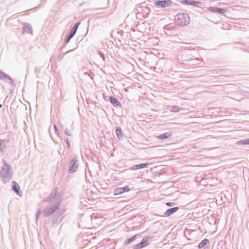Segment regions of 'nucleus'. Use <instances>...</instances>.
Wrapping results in <instances>:
<instances>
[{
  "instance_id": "nucleus-1",
  "label": "nucleus",
  "mask_w": 249,
  "mask_h": 249,
  "mask_svg": "<svg viewBox=\"0 0 249 249\" xmlns=\"http://www.w3.org/2000/svg\"><path fill=\"white\" fill-rule=\"evenodd\" d=\"M13 170L12 167L3 160V165L0 171L1 180L4 183L8 182L12 178Z\"/></svg>"
},
{
  "instance_id": "nucleus-2",
  "label": "nucleus",
  "mask_w": 249,
  "mask_h": 249,
  "mask_svg": "<svg viewBox=\"0 0 249 249\" xmlns=\"http://www.w3.org/2000/svg\"><path fill=\"white\" fill-rule=\"evenodd\" d=\"M60 204L61 202L59 200L56 201L54 204H50L42 212L43 216L46 217L53 214L59 209Z\"/></svg>"
},
{
  "instance_id": "nucleus-3",
  "label": "nucleus",
  "mask_w": 249,
  "mask_h": 249,
  "mask_svg": "<svg viewBox=\"0 0 249 249\" xmlns=\"http://www.w3.org/2000/svg\"><path fill=\"white\" fill-rule=\"evenodd\" d=\"M175 21L177 25L185 26L190 22V17L188 14L185 13H179L175 17Z\"/></svg>"
},
{
  "instance_id": "nucleus-4",
  "label": "nucleus",
  "mask_w": 249,
  "mask_h": 249,
  "mask_svg": "<svg viewBox=\"0 0 249 249\" xmlns=\"http://www.w3.org/2000/svg\"><path fill=\"white\" fill-rule=\"evenodd\" d=\"M64 212V210H60L53 215L52 219L53 225H57L61 222L62 220V218L61 217Z\"/></svg>"
},
{
  "instance_id": "nucleus-5",
  "label": "nucleus",
  "mask_w": 249,
  "mask_h": 249,
  "mask_svg": "<svg viewBox=\"0 0 249 249\" xmlns=\"http://www.w3.org/2000/svg\"><path fill=\"white\" fill-rule=\"evenodd\" d=\"M154 4L161 8H165L167 6H171L173 2L171 0H155Z\"/></svg>"
},
{
  "instance_id": "nucleus-6",
  "label": "nucleus",
  "mask_w": 249,
  "mask_h": 249,
  "mask_svg": "<svg viewBox=\"0 0 249 249\" xmlns=\"http://www.w3.org/2000/svg\"><path fill=\"white\" fill-rule=\"evenodd\" d=\"M78 167V160L75 158H73L71 160L70 164V167L69 169V173L71 174L75 173Z\"/></svg>"
},
{
  "instance_id": "nucleus-7",
  "label": "nucleus",
  "mask_w": 249,
  "mask_h": 249,
  "mask_svg": "<svg viewBox=\"0 0 249 249\" xmlns=\"http://www.w3.org/2000/svg\"><path fill=\"white\" fill-rule=\"evenodd\" d=\"M150 238L149 237H144L140 243L136 244L133 247V249H142L149 244V239Z\"/></svg>"
},
{
  "instance_id": "nucleus-8",
  "label": "nucleus",
  "mask_w": 249,
  "mask_h": 249,
  "mask_svg": "<svg viewBox=\"0 0 249 249\" xmlns=\"http://www.w3.org/2000/svg\"><path fill=\"white\" fill-rule=\"evenodd\" d=\"M130 189L128 186H125L123 187L117 188L114 190L113 194L115 196L121 195L124 192H128Z\"/></svg>"
},
{
  "instance_id": "nucleus-9",
  "label": "nucleus",
  "mask_w": 249,
  "mask_h": 249,
  "mask_svg": "<svg viewBox=\"0 0 249 249\" xmlns=\"http://www.w3.org/2000/svg\"><path fill=\"white\" fill-rule=\"evenodd\" d=\"M181 3L183 5H194L196 7H199L200 2L194 0H182L180 1Z\"/></svg>"
},
{
  "instance_id": "nucleus-10",
  "label": "nucleus",
  "mask_w": 249,
  "mask_h": 249,
  "mask_svg": "<svg viewBox=\"0 0 249 249\" xmlns=\"http://www.w3.org/2000/svg\"><path fill=\"white\" fill-rule=\"evenodd\" d=\"M33 29L32 26L27 23H24L23 24V31L22 34L24 33H28L31 35H33Z\"/></svg>"
},
{
  "instance_id": "nucleus-11",
  "label": "nucleus",
  "mask_w": 249,
  "mask_h": 249,
  "mask_svg": "<svg viewBox=\"0 0 249 249\" xmlns=\"http://www.w3.org/2000/svg\"><path fill=\"white\" fill-rule=\"evenodd\" d=\"M0 79L2 80H8L9 81V82H8V83H9L12 86H15V83L12 78L9 75L4 73L2 71H1L0 73Z\"/></svg>"
},
{
  "instance_id": "nucleus-12",
  "label": "nucleus",
  "mask_w": 249,
  "mask_h": 249,
  "mask_svg": "<svg viewBox=\"0 0 249 249\" xmlns=\"http://www.w3.org/2000/svg\"><path fill=\"white\" fill-rule=\"evenodd\" d=\"M208 10L211 12L220 14H224L226 12L225 9L217 7H210Z\"/></svg>"
},
{
  "instance_id": "nucleus-13",
  "label": "nucleus",
  "mask_w": 249,
  "mask_h": 249,
  "mask_svg": "<svg viewBox=\"0 0 249 249\" xmlns=\"http://www.w3.org/2000/svg\"><path fill=\"white\" fill-rule=\"evenodd\" d=\"M56 190H57V188H55L54 189V192H52L50 195V196H47L45 198V199L43 200V201H45V202H51V201H53V200H54L55 198V197L56 196V195H57Z\"/></svg>"
},
{
  "instance_id": "nucleus-14",
  "label": "nucleus",
  "mask_w": 249,
  "mask_h": 249,
  "mask_svg": "<svg viewBox=\"0 0 249 249\" xmlns=\"http://www.w3.org/2000/svg\"><path fill=\"white\" fill-rule=\"evenodd\" d=\"M12 189L15 192V193L18 195L19 196H21V195L20 194V187L19 185L15 181H13L12 182Z\"/></svg>"
},
{
  "instance_id": "nucleus-15",
  "label": "nucleus",
  "mask_w": 249,
  "mask_h": 249,
  "mask_svg": "<svg viewBox=\"0 0 249 249\" xmlns=\"http://www.w3.org/2000/svg\"><path fill=\"white\" fill-rule=\"evenodd\" d=\"M110 102L115 107H121V104L118 100L115 97L111 96L109 98Z\"/></svg>"
},
{
  "instance_id": "nucleus-16",
  "label": "nucleus",
  "mask_w": 249,
  "mask_h": 249,
  "mask_svg": "<svg viewBox=\"0 0 249 249\" xmlns=\"http://www.w3.org/2000/svg\"><path fill=\"white\" fill-rule=\"evenodd\" d=\"M148 167V164L146 163H142L139 164H135L133 165L132 167V170H138L141 169H143L145 168H147Z\"/></svg>"
},
{
  "instance_id": "nucleus-17",
  "label": "nucleus",
  "mask_w": 249,
  "mask_h": 249,
  "mask_svg": "<svg viewBox=\"0 0 249 249\" xmlns=\"http://www.w3.org/2000/svg\"><path fill=\"white\" fill-rule=\"evenodd\" d=\"M178 209H179V208L178 207H173V208H172L168 209L165 212L164 214L167 216H169L171 215L172 214H173V213H176L177 211L178 210Z\"/></svg>"
},
{
  "instance_id": "nucleus-18",
  "label": "nucleus",
  "mask_w": 249,
  "mask_h": 249,
  "mask_svg": "<svg viewBox=\"0 0 249 249\" xmlns=\"http://www.w3.org/2000/svg\"><path fill=\"white\" fill-rule=\"evenodd\" d=\"M172 135V133L171 132H165L164 133H163L162 134L159 135L157 138L160 140H164L168 139V138L170 137Z\"/></svg>"
},
{
  "instance_id": "nucleus-19",
  "label": "nucleus",
  "mask_w": 249,
  "mask_h": 249,
  "mask_svg": "<svg viewBox=\"0 0 249 249\" xmlns=\"http://www.w3.org/2000/svg\"><path fill=\"white\" fill-rule=\"evenodd\" d=\"M115 132L118 139H121L123 138V134L120 126L116 127Z\"/></svg>"
},
{
  "instance_id": "nucleus-20",
  "label": "nucleus",
  "mask_w": 249,
  "mask_h": 249,
  "mask_svg": "<svg viewBox=\"0 0 249 249\" xmlns=\"http://www.w3.org/2000/svg\"><path fill=\"white\" fill-rule=\"evenodd\" d=\"M209 243V240L208 239L202 240L198 244V248L201 249L207 246Z\"/></svg>"
},
{
  "instance_id": "nucleus-21",
  "label": "nucleus",
  "mask_w": 249,
  "mask_h": 249,
  "mask_svg": "<svg viewBox=\"0 0 249 249\" xmlns=\"http://www.w3.org/2000/svg\"><path fill=\"white\" fill-rule=\"evenodd\" d=\"M6 148L5 141L0 139V154L2 153Z\"/></svg>"
},
{
  "instance_id": "nucleus-22",
  "label": "nucleus",
  "mask_w": 249,
  "mask_h": 249,
  "mask_svg": "<svg viewBox=\"0 0 249 249\" xmlns=\"http://www.w3.org/2000/svg\"><path fill=\"white\" fill-rule=\"evenodd\" d=\"M139 235L138 234H136V235H134L133 236H132V237L128 239L125 242V244L126 245H128L131 243H132V242H133L134 241H135L138 237H139Z\"/></svg>"
},
{
  "instance_id": "nucleus-23",
  "label": "nucleus",
  "mask_w": 249,
  "mask_h": 249,
  "mask_svg": "<svg viewBox=\"0 0 249 249\" xmlns=\"http://www.w3.org/2000/svg\"><path fill=\"white\" fill-rule=\"evenodd\" d=\"M181 107H179L178 106H172L171 108V111L173 112H178L180 109Z\"/></svg>"
},
{
  "instance_id": "nucleus-24",
  "label": "nucleus",
  "mask_w": 249,
  "mask_h": 249,
  "mask_svg": "<svg viewBox=\"0 0 249 249\" xmlns=\"http://www.w3.org/2000/svg\"><path fill=\"white\" fill-rule=\"evenodd\" d=\"M237 144H243L247 145L248 144L247 139H244L240 140L236 142Z\"/></svg>"
},
{
  "instance_id": "nucleus-25",
  "label": "nucleus",
  "mask_w": 249,
  "mask_h": 249,
  "mask_svg": "<svg viewBox=\"0 0 249 249\" xmlns=\"http://www.w3.org/2000/svg\"><path fill=\"white\" fill-rule=\"evenodd\" d=\"M73 37V36L69 33L68 36H67V37L66 39V40H65L66 43H67V44L68 43L70 42V41L71 40V39Z\"/></svg>"
},
{
  "instance_id": "nucleus-26",
  "label": "nucleus",
  "mask_w": 249,
  "mask_h": 249,
  "mask_svg": "<svg viewBox=\"0 0 249 249\" xmlns=\"http://www.w3.org/2000/svg\"><path fill=\"white\" fill-rule=\"evenodd\" d=\"M41 213V211L40 209H38L37 213H36V221H37L38 218H39V216H40V214Z\"/></svg>"
},
{
  "instance_id": "nucleus-27",
  "label": "nucleus",
  "mask_w": 249,
  "mask_h": 249,
  "mask_svg": "<svg viewBox=\"0 0 249 249\" xmlns=\"http://www.w3.org/2000/svg\"><path fill=\"white\" fill-rule=\"evenodd\" d=\"M80 24V22H77V23H76L74 25V26L72 27V29H74V30H76V31H77V29H78V27H79V26Z\"/></svg>"
},
{
  "instance_id": "nucleus-28",
  "label": "nucleus",
  "mask_w": 249,
  "mask_h": 249,
  "mask_svg": "<svg viewBox=\"0 0 249 249\" xmlns=\"http://www.w3.org/2000/svg\"><path fill=\"white\" fill-rule=\"evenodd\" d=\"M65 133L67 135V136H71V131L70 130H69V129L68 128H66L65 129Z\"/></svg>"
},
{
  "instance_id": "nucleus-29",
  "label": "nucleus",
  "mask_w": 249,
  "mask_h": 249,
  "mask_svg": "<svg viewBox=\"0 0 249 249\" xmlns=\"http://www.w3.org/2000/svg\"><path fill=\"white\" fill-rule=\"evenodd\" d=\"M166 205L168 207H172L176 205V203L175 202H166Z\"/></svg>"
},
{
  "instance_id": "nucleus-30",
  "label": "nucleus",
  "mask_w": 249,
  "mask_h": 249,
  "mask_svg": "<svg viewBox=\"0 0 249 249\" xmlns=\"http://www.w3.org/2000/svg\"><path fill=\"white\" fill-rule=\"evenodd\" d=\"M181 45L180 46V47L181 48H187L188 46L189 45V44L185 43H181Z\"/></svg>"
},
{
  "instance_id": "nucleus-31",
  "label": "nucleus",
  "mask_w": 249,
  "mask_h": 249,
  "mask_svg": "<svg viewBox=\"0 0 249 249\" xmlns=\"http://www.w3.org/2000/svg\"><path fill=\"white\" fill-rule=\"evenodd\" d=\"M76 31L74 30V29H72V28L71 29V31H70V32L69 33L70 34H71V35H72L73 36H74L75 34V33H76Z\"/></svg>"
},
{
  "instance_id": "nucleus-32",
  "label": "nucleus",
  "mask_w": 249,
  "mask_h": 249,
  "mask_svg": "<svg viewBox=\"0 0 249 249\" xmlns=\"http://www.w3.org/2000/svg\"><path fill=\"white\" fill-rule=\"evenodd\" d=\"M99 54L100 57L102 58V59L103 60H105V54L103 53H102V52H99Z\"/></svg>"
},
{
  "instance_id": "nucleus-33",
  "label": "nucleus",
  "mask_w": 249,
  "mask_h": 249,
  "mask_svg": "<svg viewBox=\"0 0 249 249\" xmlns=\"http://www.w3.org/2000/svg\"><path fill=\"white\" fill-rule=\"evenodd\" d=\"M53 126H54V128L55 133L57 135H58V129H57V126H56L55 124H54V125H53Z\"/></svg>"
},
{
  "instance_id": "nucleus-34",
  "label": "nucleus",
  "mask_w": 249,
  "mask_h": 249,
  "mask_svg": "<svg viewBox=\"0 0 249 249\" xmlns=\"http://www.w3.org/2000/svg\"><path fill=\"white\" fill-rule=\"evenodd\" d=\"M66 143L67 144V146L69 148H70V142H69V139L68 138L66 139Z\"/></svg>"
},
{
  "instance_id": "nucleus-35",
  "label": "nucleus",
  "mask_w": 249,
  "mask_h": 249,
  "mask_svg": "<svg viewBox=\"0 0 249 249\" xmlns=\"http://www.w3.org/2000/svg\"><path fill=\"white\" fill-rule=\"evenodd\" d=\"M197 60V61H200V59L199 58H196L195 59H193V58H190L189 59V61H191V60Z\"/></svg>"
},
{
  "instance_id": "nucleus-36",
  "label": "nucleus",
  "mask_w": 249,
  "mask_h": 249,
  "mask_svg": "<svg viewBox=\"0 0 249 249\" xmlns=\"http://www.w3.org/2000/svg\"><path fill=\"white\" fill-rule=\"evenodd\" d=\"M72 51V50H69V51H67V52L65 53V54H67V53H70V52H71Z\"/></svg>"
},
{
  "instance_id": "nucleus-37",
  "label": "nucleus",
  "mask_w": 249,
  "mask_h": 249,
  "mask_svg": "<svg viewBox=\"0 0 249 249\" xmlns=\"http://www.w3.org/2000/svg\"><path fill=\"white\" fill-rule=\"evenodd\" d=\"M91 158L94 161H95V160L94 159V158L93 156Z\"/></svg>"
},
{
  "instance_id": "nucleus-38",
  "label": "nucleus",
  "mask_w": 249,
  "mask_h": 249,
  "mask_svg": "<svg viewBox=\"0 0 249 249\" xmlns=\"http://www.w3.org/2000/svg\"><path fill=\"white\" fill-rule=\"evenodd\" d=\"M248 144H249V139H247Z\"/></svg>"
},
{
  "instance_id": "nucleus-39",
  "label": "nucleus",
  "mask_w": 249,
  "mask_h": 249,
  "mask_svg": "<svg viewBox=\"0 0 249 249\" xmlns=\"http://www.w3.org/2000/svg\"><path fill=\"white\" fill-rule=\"evenodd\" d=\"M164 28H165V27ZM166 29H167V30H168L169 28H166Z\"/></svg>"
},
{
  "instance_id": "nucleus-40",
  "label": "nucleus",
  "mask_w": 249,
  "mask_h": 249,
  "mask_svg": "<svg viewBox=\"0 0 249 249\" xmlns=\"http://www.w3.org/2000/svg\"><path fill=\"white\" fill-rule=\"evenodd\" d=\"M95 159L96 160H97V158L96 157H95Z\"/></svg>"
}]
</instances>
